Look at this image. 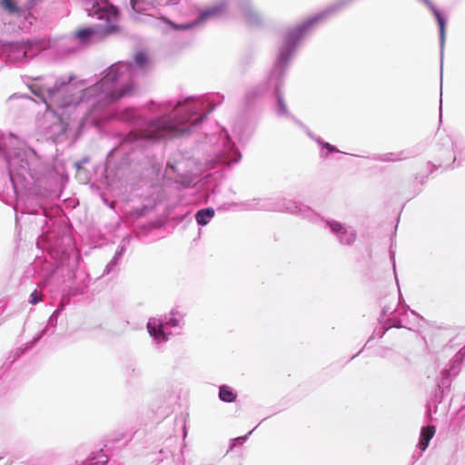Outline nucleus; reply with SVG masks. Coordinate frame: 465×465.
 <instances>
[{"mask_svg": "<svg viewBox=\"0 0 465 465\" xmlns=\"http://www.w3.org/2000/svg\"><path fill=\"white\" fill-rule=\"evenodd\" d=\"M148 55L143 51L137 52L132 61H120L109 66L99 82L86 88L85 94H95V100L90 111V118L97 124L101 120L115 119L129 125L127 134L117 135V147L110 150L107 158L115 153L133 150L141 141L161 140L169 136L176 137L190 134L203 121V99L188 96L177 102H152L148 107L151 114L160 115L147 120L131 107L113 109L111 104L131 94L134 89L133 79L138 70L148 64Z\"/></svg>", "mask_w": 465, "mask_h": 465, "instance_id": "nucleus-1", "label": "nucleus"}, {"mask_svg": "<svg viewBox=\"0 0 465 465\" xmlns=\"http://www.w3.org/2000/svg\"><path fill=\"white\" fill-rule=\"evenodd\" d=\"M74 75L61 76L56 79L53 86H47L37 79L29 85L31 92L38 97L47 107L58 115L57 121L49 127L48 134L54 143L64 140L69 127L67 120L73 114L82 112V124L101 126L111 119L101 120L97 124L92 122L89 114L95 100V94H85L86 88L81 90L79 94H71Z\"/></svg>", "mask_w": 465, "mask_h": 465, "instance_id": "nucleus-2", "label": "nucleus"}, {"mask_svg": "<svg viewBox=\"0 0 465 465\" xmlns=\"http://www.w3.org/2000/svg\"><path fill=\"white\" fill-rule=\"evenodd\" d=\"M325 14L313 18H308L301 25L290 29L285 34L278 47V54L268 79L255 89L251 90L247 95L250 99L259 96L269 90H272L277 97L276 114L279 116H289L287 105L280 93L282 78L289 62L293 58L299 43L306 35L305 30L315 21L322 18Z\"/></svg>", "mask_w": 465, "mask_h": 465, "instance_id": "nucleus-3", "label": "nucleus"}, {"mask_svg": "<svg viewBox=\"0 0 465 465\" xmlns=\"http://www.w3.org/2000/svg\"><path fill=\"white\" fill-rule=\"evenodd\" d=\"M7 163L10 183L15 195L30 191L44 174V165L34 149H19L13 155L0 146Z\"/></svg>", "mask_w": 465, "mask_h": 465, "instance_id": "nucleus-4", "label": "nucleus"}, {"mask_svg": "<svg viewBox=\"0 0 465 465\" xmlns=\"http://www.w3.org/2000/svg\"><path fill=\"white\" fill-rule=\"evenodd\" d=\"M84 8L88 16L104 20L105 25L80 28L70 35L68 38L70 42H75L84 46L89 45L100 32L104 35H110L120 31L118 25L119 10L108 0H84Z\"/></svg>", "mask_w": 465, "mask_h": 465, "instance_id": "nucleus-5", "label": "nucleus"}, {"mask_svg": "<svg viewBox=\"0 0 465 465\" xmlns=\"http://www.w3.org/2000/svg\"><path fill=\"white\" fill-rule=\"evenodd\" d=\"M208 159H205V172L210 169L222 170L224 165L238 163L242 154L224 128L207 135Z\"/></svg>", "mask_w": 465, "mask_h": 465, "instance_id": "nucleus-6", "label": "nucleus"}, {"mask_svg": "<svg viewBox=\"0 0 465 465\" xmlns=\"http://www.w3.org/2000/svg\"><path fill=\"white\" fill-rule=\"evenodd\" d=\"M3 49L7 60L15 64L26 63L36 54V50L29 42H10Z\"/></svg>", "mask_w": 465, "mask_h": 465, "instance_id": "nucleus-7", "label": "nucleus"}, {"mask_svg": "<svg viewBox=\"0 0 465 465\" xmlns=\"http://www.w3.org/2000/svg\"><path fill=\"white\" fill-rule=\"evenodd\" d=\"M326 226L329 228L331 233L333 234L336 240L342 245H351L356 241V232L350 225L336 220H328L326 221Z\"/></svg>", "mask_w": 465, "mask_h": 465, "instance_id": "nucleus-8", "label": "nucleus"}, {"mask_svg": "<svg viewBox=\"0 0 465 465\" xmlns=\"http://www.w3.org/2000/svg\"><path fill=\"white\" fill-rule=\"evenodd\" d=\"M184 163H172L170 161L167 162L166 174L168 175L171 172L177 173L175 183L180 184L183 188H189L198 183L201 179L197 180L193 174L181 173L180 171L183 169Z\"/></svg>", "mask_w": 465, "mask_h": 465, "instance_id": "nucleus-9", "label": "nucleus"}, {"mask_svg": "<svg viewBox=\"0 0 465 465\" xmlns=\"http://www.w3.org/2000/svg\"><path fill=\"white\" fill-rule=\"evenodd\" d=\"M64 310V303L61 302L49 317L45 327L35 337L32 339V341L24 349V351L33 348L44 335L48 333L50 330L51 333H54V328L56 327L57 324L58 317L61 315Z\"/></svg>", "mask_w": 465, "mask_h": 465, "instance_id": "nucleus-10", "label": "nucleus"}, {"mask_svg": "<svg viewBox=\"0 0 465 465\" xmlns=\"http://www.w3.org/2000/svg\"><path fill=\"white\" fill-rule=\"evenodd\" d=\"M165 323L163 319L152 318L147 322V330L151 337L159 341L168 340V335L164 331Z\"/></svg>", "mask_w": 465, "mask_h": 465, "instance_id": "nucleus-11", "label": "nucleus"}, {"mask_svg": "<svg viewBox=\"0 0 465 465\" xmlns=\"http://www.w3.org/2000/svg\"><path fill=\"white\" fill-rule=\"evenodd\" d=\"M423 319L417 314L415 312L411 311L409 312H406L403 316V318L399 319L396 322L392 323L389 326L391 327H397V328H407L409 330H413L416 327L420 326V322Z\"/></svg>", "mask_w": 465, "mask_h": 465, "instance_id": "nucleus-12", "label": "nucleus"}, {"mask_svg": "<svg viewBox=\"0 0 465 465\" xmlns=\"http://www.w3.org/2000/svg\"><path fill=\"white\" fill-rule=\"evenodd\" d=\"M433 13L435 18L437 19L439 27H440V53L441 56L443 55V47L445 44V35H446V20L440 14V12L434 6V5L430 0H421Z\"/></svg>", "mask_w": 465, "mask_h": 465, "instance_id": "nucleus-13", "label": "nucleus"}, {"mask_svg": "<svg viewBox=\"0 0 465 465\" xmlns=\"http://www.w3.org/2000/svg\"><path fill=\"white\" fill-rule=\"evenodd\" d=\"M242 13L245 22L251 25H258L262 21V15L252 5L244 6Z\"/></svg>", "mask_w": 465, "mask_h": 465, "instance_id": "nucleus-14", "label": "nucleus"}, {"mask_svg": "<svg viewBox=\"0 0 465 465\" xmlns=\"http://www.w3.org/2000/svg\"><path fill=\"white\" fill-rule=\"evenodd\" d=\"M24 213H31V214H40V213L42 214V217L39 219V221H37V223L41 224L42 229H43V233L40 236V238L42 240H45L46 238L45 232L48 231V229L45 230V227H47V228L49 227V224H48L49 219H48L47 210L45 207L40 206L38 209L26 208V210ZM50 221H51V218H50Z\"/></svg>", "mask_w": 465, "mask_h": 465, "instance_id": "nucleus-15", "label": "nucleus"}, {"mask_svg": "<svg viewBox=\"0 0 465 465\" xmlns=\"http://www.w3.org/2000/svg\"><path fill=\"white\" fill-rule=\"evenodd\" d=\"M435 432H436V429L434 426L423 427L421 429L420 437V440L418 443V448L421 451H424L428 448L429 443H430V440L432 439V437L434 436Z\"/></svg>", "mask_w": 465, "mask_h": 465, "instance_id": "nucleus-16", "label": "nucleus"}, {"mask_svg": "<svg viewBox=\"0 0 465 465\" xmlns=\"http://www.w3.org/2000/svg\"><path fill=\"white\" fill-rule=\"evenodd\" d=\"M349 0H341L339 2H337L336 4L329 6L328 8H326L325 10L322 11L321 13L317 14L316 15H314V17L316 16H319L322 14H325V15L315 21L312 25H311L306 30H305V34H307L315 25L319 24L320 22H322L324 19H326L328 16H330L331 14H333L334 12H336L337 10H339L341 6H343L346 2H348ZM313 18V16L312 17Z\"/></svg>", "mask_w": 465, "mask_h": 465, "instance_id": "nucleus-17", "label": "nucleus"}, {"mask_svg": "<svg viewBox=\"0 0 465 465\" xmlns=\"http://www.w3.org/2000/svg\"><path fill=\"white\" fill-rule=\"evenodd\" d=\"M307 134L314 140L321 147L320 155L322 158H327L330 153H336L339 150L329 143L322 141L320 137L314 136L309 130L306 131Z\"/></svg>", "mask_w": 465, "mask_h": 465, "instance_id": "nucleus-18", "label": "nucleus"}, {"mask_svg": "<svg viewBox=\"0 0 465 465\" xmlns=\"http://www.w3.org/2000/svg\"><path fill=\"white\" fill-rule=\"evenodd\" d=\"M164 21L172 26V28L175 30H188L194 27L196 25L200 24L203 21V10H200L197 15V19L193 23H183V24H175L171 20L164 18Z\"/></svg>", "mask_w": 465, "mask_h": 465, "instance_id": "nucleus-19", "label": "nucleus"}, {"mask_svg": "<svg viewBox=\"0 0 465 465\" xmlns=\"http://www.w3.org/2000/svg\"><path fill=\"white\" fill-rule=\"evenodd\" d=\"M219 399L223 402H233L237 399V392L228 385H222L219 388Z\"/></svg>", "mask_w": 465, "mask_h": 465, "instance_id": "nucleus-20", "label": "nucleus"}, {"mask_svg": "<svg viewBox=\"0 0 465 465\" xmlns=\"http://www.w3.org/2000/svg\"><path fill=\"white\" fill-rule=\"evenodd\" d=\"M183 317V314L177 310H172L171 312L168 315H165L163 320L165 323V326L175 328L180 327Z\"/></svg>", "mask_w": 465, "mask_h": 465, "instance_id": "nucleus-21", "label": "nucleus"}, {"mask_svg": "<svg viewBox=\"0 0 465 465\" xmlns=\"http://www.w3.org/2000/svg\"><path fill=\"white\" fill-rule=\"evenodd\" d=\"M108 461V456L101 449L99 452L93 453L91 457L84 461V465H105Z\"/></svg>", "mask_w": 465, "mask_h": 465, "instance_id": "nucleus-22", "label": "nucleus"}, {"mask_svg": "<svg viewBox=\"0 0 465 465\" xmlns=\"http://www.w3.org/2000/svg\"><path fill=\"white\" fill-rule=\"evenodd\" d=\"M142 4L146 5L147 8H156L158 6L176 5L177 0H142Z\"/></svg>", "mask_w": 465, "mask_h": 465, "instance_id": "nucleus-23", "label": "nucleus"}, {"mask_svg": "<svg viewBox=\"0 0 465 465\" xmlns=\"http://www.w3.org/2000/svg\"><path fill=\"white\" fill-rule=\"evenodd\" d=\"M291 213H300L305 218L312 219V217L315 215L313 211L311 210L307 206H298L295 205L292 209H290Z\"/></svg>", "mask_w": 465, "mask_h": 465, "instance_id": "nucleus-24", "label": "nucleus"}, {"mask_svg": "<svg viewBox=\"0 0 465 465\" xmlns=\"http://www.w3.org/2000/svg\"><path fill=\"white\" fill-rule=\"evenodd\" d=\"M0 5L9 14H15L19 12V8L15 0H0Z\"/></svg>", "mask_w": 465, "mask_h": 465, "instance_id": "nucleus-25", "label": "nucleus"}, {"mask_svg": "<svg viewBox=\"0 0 465 465\" xmlns=\"http://www.w3.org/2000/svg\"><path fill=\"white\" fill-rule=\"evenodd\" d=\"M223 10H224L223 4L215 5L213 7L205 8V12H204L205 19L209 18V17L219 16L223 14Z\"/></svg>", "mask_w": 465, "mask_h": 465, "instance_id": "nucleus-26", "label": "nucleus"}, {"mask_svg": "<svg viewBox=\"0 0 465 465\" xmlns=\"http://www.w3.org/2000/svg\"><path fill=\"white\" fill-rule=\"evenodd\" d=\"M118 259L113 257L112 260L105 265L102 276H105L113 272L118 263Z\"/></svg>", "mask_w": 465, "mask_h": 465, "instance_id": "nucleus-27", "label": "nucleus"}, {"mask_svg": "<svg viewBox=\"0 0 465 465\" xmlns=\"http://www.w3.org/2000/svg\"><path fill=\"white\" fill-rule=\"evenodd\" d=\"M401 159V153H385L381 157V161L383 162H395Z\"/></svg>", "mask_w": 465, "mask_h": 465, "instance_id": "nucleus-28", "label": "nucleus"}, {"mask_svg": "<svg viewBox=\"0 0 465 465\" xmlns=\"http://www.w3.org/2000/svg\"><path fill=\"white\" fill-rule=\"evenodd\" d=\"M252 431H253V430H251L248 434H246L244 436L238 437V438L232 440L230 450H232L236 445H238V443L242 444L248 439L249 435L252 434Z\"/></svg>", "mask_w": 465, "mask_h": 465, "instance_id": "nucleus-29", "label": "nucleus"}, {"mask_svg": "<svg viewBox=\"0 0 465 465\" xmlns=\"http://www.w3.org/2000/svg\"><path fill=\"white\" fill-rule=\"evenodd\" d=\"M130 5L131 8L136 13L149 10V8H147L146 5H144L143 7H140V0H130Z\"/></svg>", "mask_w": 465, "mask_h": 465, "instance_id": "nucleus-30", "label": "nucleus"}, {"mask_svg": "<svg viewBox=\"0 0 465 465\" xmlns=\"http://www.w3.org/2000/svg\"><path fill=\"white\" fill-rule=\"evenodd\" d=\"M40 302H42V295L40 292H38L37 290H35L31 294H30V299H29V302L31 304H37L39 303Z\"/></svg>", "mask_w": 465, "mask_h": 465, "instance_id": "nucleus-31", "label": "nucleus"}, {"mask_svg": "<svg viewBox=\"0 0 465 465\" xmlns=\"http://www.w3.org/2000/svg\"><path fill=\"white\" fill-rule=\"evenodd\" d=\"M195 219L201 227L203 226V208L199 209L195 213Z\"/></svg>", "mask_w": 465, "mask_h": 465, "instance_id": "nucleus-32", "label": "nucleus"}, {"mask_svg": "<svg viewBox=\"0 0 465 465\" xmlns=\"http://www.w3.org/2000/svg\"><path fill=\"white\" fill-rule=\"evenodd\" d=\"M177 395L174 391H172L169 396H168V400H167V405H168V408H171L173 406V403L176 402L177 401Z\"/></svg>", "mask_w": 465, "mask_h": 465, "instance_id": "nucleus-33", "label": "nucleus"}, {"mask_svg": "<svg viewBox=\"0 0 465 465\" xmlns=\"http://www.w3.org/2000/svg\"><path fill=\"white\" fill-rule=\"evenodd\" d=\"M88 162H89V158L88 157H84L80 161H77V162L74 163V167L77 170H80V169L83 168L84 164L88 163Z\"/></svg>", "mask_w": 465, "mask_h": 465, "instance_id": "nucleus-34", "label": "nucleus"}, {"mask_svg": "<svg viewBox=\"0 0 465 465\" xmlns=\"http://www.w3.org/2000/svg\"><path fill=\"white\" fill-rule=\"evenodd\" d=\"M125 252V246L124 245H121L118 247V249L116 250L114 257L120 260L123 256V254Z\"/></svg>", "mask_w": 465, "mask_h": 465, "instance_id": "nucleus-35", "label": "nucleus"}, {"mask_svg": "<svg viewBox=\"0 0 465 465\" xmlns=\"http://www.w3.org/2000/svg\"><path fill=\"white\" fill-rule=\"evenodd\" d=\"M214 215V210L213 208H205V224H207V219L213 218Z\"/></svg>", "mask_w": 465, "mask_h": 465, "instance_id": "nucleus-36", "label": "nucleus"}, {"mask_svg": "<svg viewBox=\"0 0 465 465\" xmlns=\"http://www.w3.org/2000/svg\"><path fill=\"white\" fill-rule=\"evenodd\" d=\"M392 312V309L391 308H387V307H384L382 309V315L383 316H386L388 314H391Z\"/></svg>", "mask_w": 465, "mask_h": 465, "instance_id": "nucleus-37", "label": "nucleus"}, {"mask_svg": "<svg viewBox=\"0 0 465 465\" xmlns=\"http://www.w3.org/2000/svg\"><path fill=\"white\" fill-rule=\"evenodd\" d=\"M208 178H209V174L205 173V176H204V179H205V191L207 190V184L209 183ZM206 201H207V195L205 194V202Z\"/></svg>", "mask_w": 465, "mask_h": 465, "instance_id": "nucleus-38", "label": "nucleus"}, {"mask_svg": "<svg viewBox=\"0 0 465 465\" xmlns=\"http://www.w3.org/2000/svg\"><path fill=\"white\" fill-rule=\"evenodd\" d=\"M104 203H106L110 208H112V209H114V203H109L107 202V200H105V199H104Z\"/></svg>", "mask_w": 465, "mask_h": 465, "instance_id": "nucleus-39", "label": "nucleus"}, {"mask_svg": "<svg viewBox=\"0 0 465 465\" xmlns=\"http://www.w3.org/2000/svg\"><path fill=\"white\" fill-rule=\"evenodd\" d=\"M128 239H129V236H126V237L123 238V241L124 242V241H126Z\"/></svg>", "mask_w": 465, "mask_h": 465, "instance_id": "nucleus-40", "label": "nucleus"}, {"mask_svg": "<svg viewBox=\"0 0 465 465\" xmlns=\"http://www.w3.org/2000/svg\"><path fill=\"white\" fill-rule=\"evenodd\" d=\"M204 103H205V104H206V103H209V99H207V98L205 97Z\"/></svg>", "mask_w": 465, "mask_h": 465, "instance_id": "nucleus-41", "label": "nucleus"}, {"mask_svg": "<svg viewBox=\"0 0 465 465\" xmlns=\"http://www.w3.org/2000/svg\"><path fill=\"white\" fill-rule=\"evenodd\" d=\"M296 123H297L299 125L302 126V124H301V122L296 121Z\"/></svg>", "mask_w": 465, "mask_h": 465, "instance_id": "nucleus-42", "label": "nucleus"}]
</instances>
